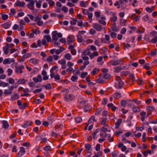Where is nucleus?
I'll return each mask as SVG.
<instances>
[{
    "label": "nucleus",
    "mask_w": 157,
    "mask_h": 157,
    "mask_svg": "<svg viewBox=\"0 0 157 157\" xmlns=\"http://www.w3.org/2000/svg\"><path fill=\"white\" fill-rule=\"evenodd\" d=\"M90 52L89 49H87L82 52V54L83 56L89 55Z\"/></svg>",
    "instance_id": "obj_42"
},
{
    "label": "nucleus",
    "mask_w": 157,
    "mask_h": 157,
    "mask_svg": "<svg viewBox=\"0 0 157 157\" xmlns=\"http://www.w3.org/2000/svg\"><path fill=\"white\" fill-rule=\"evenodd\" d=\"M154 152L153 151H152L149 150H147L146 151H144L143 152V155L145 157L147 156L148 154L151 155Z\"/></svg>",
    "instance_id": "obj_26"
},
{
    "label": "nucleus",
    "mask_w": 157,
    "mask_h": 157,
    "mask_svg": "<svg viewBox=\"0 0 157 157\" xmlns=\"http://www.w3.org/2000/svg\"><path fill=\"white\" fill-rule=\"evenodd\" d=\"M105 38L107 44H110L111 43L109 36L107 34L105 35Z\"/></svg>",
    "instance_id": "obj_39"
},
{
    "label": "nucleus",
    "mask_w": 157,
    "mask_h": 157,
    "mask_svg": "<svg viewBox=\"0 0 157 157\" xmlns=\"http://www.w3.org/2000/svg\"><path fill=\"white\" fill-rule=\"evenodd\" d=\"M17 88V86L11 85L8 87V89H6L4 90L3 92L5 96L10 95L12 94L13 89Z\"/></svg>",
    "instance_id": "obj_2"
},
{
    "label": "nucleus",
    "mask_w": 157,
    "mask_h": 157,
    "mask_svg": "<svg viewBox=\"0 0 157 157\" xmlns=\"http://www.w3.org/2000/svg\"><path fill=\"white\" fill-rule=\"evenodd\" d=\"M10 26V24L9 22H6L2 25V27L5 29H7Z\"/></svg>",
    "instance_id": "obj_25"
},
{
    "label": "nucleus",
    "mask_w": 157,
    "mask_h": 157,
    "mask_svg": "<svg viewBox=\"0 0 157 157\" xmlns=\"http://www.w3.org/2000/svg\"><path fill=\"white\" fill-rule=\"evenodd\" d=\"M77 36V38L78 41L79 43L82 42V36L78 35Z\"/></svg>",
    "instance_id": "obj_53"
},
{
    "label": "nucleus",
    "mask_w": 157,
    "mask_h": 157,
    "mask_svg": "<svg viewBox=\"0 0 157 157\" xmlns=\"http://www.w3.org/2000/svg\"><path fill=\"white\" fill-rule=\"evenodd\" d=\"M64 50V49L62 47H60L59 49H52L50 50V53L53 54L55 53L56 54H59L61 53Z\"/></svg>",
    "instance_id": "obj_6"
},
{
    "label": "nucleus",
    "mask_w": 157,
    "mask_h": 157,
    "mask_svg": "<svg viewBox=\"0 0 157 157\" xmlns=\"http://www.w3.org/2000/svg\"><path fill=\"white\" fill-rule=\"evenodd\" d=\"M117 19V17L114 13L113 14V16L110 18V21L113 22H116Z\"/></svg>",
    "instance_id": "obj_35"
},
{
    "label": "nucleus",
    "mask_w": 157,
    "mask_h": 157,
    "mask_svg": "<svg viewBox=\"0 0 157 157\" xmlns=\"http://www.w3.org/2000/svg\"><path fill=\"white\" fill-rule=\"evenodd\" d=\"M9 84L8 83L3 82L2 81H0V86L3 87H5L8 86Z\"/></svg>",
    "instance_id": "obj_31"
},
{
    "label": "nucleus",
    "mask_w": 157,
    "mask_h": 157,
    "mask_svg": "<svg viewBox=\"0 0 157 157\" xmlns=\"http://www.w3.org/2000/svg\"><path fill=\"white\" fill-rule=\"evenodd\" d=\"M25 153V148L23 147H21L20 148V150L18 152L17 156V157H21Z\"/></svg>",
    "instance_id": "obj_10"
},
{
    "label": "nucleus",
    "mask_w": 157,
    "mask_h": 157,
    "mask_svg": "<svg viewBox=\"0 0 157 157\" xmlns=\"http://www.w3.org/2000/svg\"><path fill=\"white\" fill-rule=\"evenodd\" d=\"M41 74L43 76V79L46 80L48 79V76L47 75V73L45 70L42 71Z\"/></svg>",
    "instance_id": "obj_22"
},
{
    "label": "nucleus",
    "mask_w": 157,
    "mask_h": 157,
    "mask_svg": "<svg viewBox=\"0 0 157 157\" xmlns=\"http://www.w3.org/2000/svg\"><path fill=\"white\" fill-rule=\"evenodd\" d=\"M127 20L123 19H120V25L122 26H125L127 24Z\"/></svg>",
    "instance_id": "obj_24"
},
{
    "label": "nucleus",
    "mask_w": 157,
    "mask_h": 157,
    "mask_svg": "<svg viewBox=\"0 0 157 157\" xmlns=\"http://www.w3.org/2000/svg\"><path fill=\"white\" fill-rule=\"evenodd\" d=\"M39 61V60L35 58H31L29 60L30 63L33 65H36L38 64Z\"/></svg>",
    "instance_id": "obj_15"
},
{
    "label": "nucleus",
    "mask_w": 157,
    "mask_h": 157,
    "mask_svg": "<svg viewBox=\"0 0 157 157\" xmlns=\"http://www.w3.org/2000/svg\"><path fill=\"white\" fill-rule=\"evenodd\" d=\"M58 62L59 64L61 65L62 64H63L64 63H66V61L65 59H63L59 60Z\"/></svg>",
    "instance_id": "obj_52"
},
{
    "label": "nucleus",
    "mask_w": 157,
    "mask_h": 157,
    "mask_svg": "<svg viewBox=\"0 0 157 157\" xmlns=\"http://www.w3.org/2000/svg\"><path fill=\"white\" fill-rule=\"evenodd\" d=\"M78 79V77L76 76H72L71 78V80L74 82H76Z\"/></svg>",
    "instance_id": "obj_62"
},
{
    "label": "nucleus",
    "mask_w": 157,
    "mask_h": 157,
    "mask_svg": "<svg viewBox=\"0 0 157 157\" xmlns=\"http://www.w3.org/2000/svg\"><path fill=\"white\" fill-rule=\"evenodd\" d=\"M130 73V72L128 71H124L121 72L120 73L121 76H126L128 75Z\"/></svg>",
    "instance_id": "obj_45"
},
{
    "label": "nucleus",
    "mask_w": 157,
    "mask_h": 157,
    "mask_svg": "<svg viewBox=\"0 0 157 157\" xmlns=\"http://www.w3.org/2000/svg\"><path fill=\"white\" fill-rule=\"evenodd\" d=\"M112 97L115 99H118L121 97V94L119 92H116L113 94Z\"/></svg>",
    "instance_id": "obj_21"
},
{
    "label": "nucleus",
    "mask_w": 157,
    "mask_h": 157,
    "mask_svg": "<svg viewBox=\"0 0 157 157\" xmlns=\"http://www.w3.org/2000/svg\"><path fill=\"white\" fill-rule=\"evenodd\" d=\"M10 13H9L10 15H13L16 13V11L14 9H11L10 10Z\"/></svg>",
    "instance_id": "obj_63"
},
{
    "label": "nucleus",
    "mask_w": 157,
    "mask_h": 157,
    "mask_svg": "<svg viewBox=\"0 0 157 157\" xmlns=\"http://www.w3.org/2000/svg\"><path fill=\"white\" fill-rule=\"evenodd\" d=\"M46 42V40H44V39H42V40H39L37 41V45L38 47H40L42 45H45Z\"/></svg>",
    "instance_id": "obj_17"
},
{
    "label": "nucleus",
    "mask_w": 157,
    "mask_h": 157,
    "mask_svg": "<svg viewBox=\"0 0 157 157\" xmlns=\"http://www.w3.org/2000/svg\"><path fill=\"white\" fill-rule=\"evenodd\" d=\"M111 30L112 32H117L119 31L118 29L115 26H112L111 27Z\"/></svg>",
    "instance_id": "obj_59"
},
{
    "label": "nucleus",
    "mask_w": 157,
    "mask_h": 157,
    "mask_svg": "<svg viewBox=\"0 0 157 157\" xmlns=\"http://www.w3.org/2000/svg\"><path fill=\"white\" fill-rule=\"evenodd\" d=\"M6 81L8 82V83L11 85L13 84L14 83L15 81L12 78H7L6 80Z\"/></svg>",
    "instance_id": "obj_29"
},
{
    "label": "nucleus",
    "mask_w": 157,
    "mask_h": 157,
    "mask_svg": "<svg viewBox=\"0 0 157 157\" xmlns=\"http://www.w3.org/2000/svg\"><path fill=\"white\" fill-rule=\"evenodd\" d=\"M122 121V120L121 118H119L117 120V122L115 124L116 128H118L119 127Z\"/></svg>",
    "instance_id": "obj_20"
},
{
    "label": "nucleus",
    "mask_w": 157,
    "mask_h": 157,
    "mask_svg": "<svg viewBox=\"0 0 157 157\" xmlns=\"http://www.w3.org/2000/svg\"><path fill=\"white\" fill-rule=\"evenodd\" d=\"M101 124L104 125L105 126L108 127V125L107 124H105V123L107 121V118L106 117H102L101 119Z\"/></svg>",
    "instance_id": "obj_27"
},
{
    "label": "nucleus",
    "mask_w": 157,
    "mask_h": 157,
    "mask_svg": "<svg viewBox=\"0 0 157 157\" xmlns=\"http://www.w3.org/2000/svg\"><path fill=\"white\" fill-rule=\"evenodd\" d=\"M99 132V130L97 129L94 132L92 136L93 138L94 139H96L97 138V133Z\"/></svg>",
    "instance_id": "obj_36"
},
{
    "label": "nucleus",
    "mask_w": 157,
    "mask_h": 157,
    "mask_svg": "<svg viewBox=\"0 0 157 157\" xmlns=\"http://www.w3.org/2000/svg\"><path fill=\"white\" fill-rule=\"evenodd\" d=\"M132 109L134 112H139L140 111V109L137 107H133Z\"/></svg>",
    "instance_id": "obj_49"
},
{
    "label": "nucleus",
    "mask_w": 157,
    "mask_h": 157,
    "mask_svg": "<svg viewBox=\"0 0 157 157\" xmlns=\"http://www.w3.org/2000/svg\"><path fill=\"white\" fill-rule=\"evenodd\" d=\"M88 73L87 72H83L82 73L81 77L82 78H85L87 75Z\"/></svg>",
    "instance_id": "obj_50"
},
{
    "label": "nucleus",
    "mask_w": 157,
    "mask_h": 157,
    "mask_svg": "<svg viewBox=\"0 0 157 157\" xmlns=\"http://www.w3.org/2000/svg\"><path fill=\"white\" fill-rule=\"evenodd\" d=\"M122 141L124 143H128L130 144L131 143V142L128 140H126V136H125L123 135L122 136Z\"/></svg>",
    "instance_id": "obj_37"
},
{
    "label": "nucleus",
    "mask_w": 157,
    "mask_h": 157,
    "mask_svg": "<svg viewBox=\"0 0 157 157\" xmlns=\"http://www.w3.org/2000/svg\"><path fill=\"white\" fill-rule=\"evenodd\" d=\"M114 72L115 73L120 72L121 70V68L119 67H116L114 68Z\"/></svg>",
    "instance_id": "obj_57"
},
{
    "label": "nucleus",
    "mask_w": 157,
    "mask_h": 157,
    "mask_svg": "<svg viewBox=\"0 0 157 157\" xmlns=\"http://www.w3.org/2000/svg\"><path fill=\"white\" fill-rule=\"evenodd\" d=\"M108 140L110 143L113 142V137L111 136L110 134H108Z\"/></svg>",
    "instance_id": "obj_54"
},
{
    "label": "nucleus",
    "mask_w": 157,
    "mask_h": 157,
    "mask_svg": "<svg viewBox=\"0 0 157 157\" xmlns=\"http://www.w3.org/2000/svg\"><path fill=\"white\" fill-rule=\"evenodd\" d=\"M28 81V80H25L23 78L19 79L17 80L14 86H17V87L19 84H24Z\"/></svg>",
    "instance_id": "obj_7"
},
{
    "label": "nucleus",
    "mask_w": 157,
    "mask_h": 157,
    "mask_svg": "<svg viewBox=\"0 0 157 157\" xmlns=\"http://www.w3.org/2000/svg\"><path fill=\"white\" fill-rule=\"evenodd\" d=\"M8 47L6 45L3 48V49L4 52V54L5 55L7 54L8 53Z\"/></svg>",
    "instance_id": "obj_38"
},
{
    "label": "nucleus",
    "mask_w": 157,
    "mask_h": 157,
    "mask_svg": "<svg viewBox=\"0 0 157 157\" xmlns=\"http://www.w3.org/2000/svg\"><path fill=\"white\" fill-rule=\"evenodd\" d=\"M64 57L66 59L71 60L72 59V57L71 54L69 53H67L65 54Z\"/></svg>",
    "instance_id": "obj_33"
},
{
    "label": "nucleus",
    "mask_w": 157,
    "mask_h": 157,
    "mask_svg": "<svg viewBox=\"0 0 157 157\" xmlns=\"http://www.w3.org/2000/svg\"><path fill=\"white\" fill-rule=\"evenodd\" d=\"M36 2V6L38 8H40L41 6L42 1L39 0L38 1H35Z\"/></svg>",
    "instance_id": "obj_43"
},
{
    "label": "nucleus",
    "mask_w": 157,
    "mask_h": 157,
    "mask_svg": "<svg viewBox=\"0 0 157 157\" xmlns=\"http://www.w3.org/2000/svg\"><path fill=\"white\" fill-rule=\"evenodd\" d=\"M146 11L148 13L152 12L154 10V6H151V7H147L145 8Z\"/></svg>",
    "instance_id": "obj_32"
},
{
    "label": "nucleus",
    "mask_w": 157,
    "mask_h": 157,
    "mask_svg": "<svg viewBox=\"0 0 157 157\" xmlns=\"http://www.w3.org/2000/svg\"><path fill=\"white\" fill-rule=\"evenodd\" d=\"M146 133L144 132L142 134V140L143 142H145L146 141Z\"/></svg>",
    "instance_id": "obj_55"
},
{
    "label": "nucleus",
    "mask_w": 157,
    "mask_h": 157,
    "mask_svg": "<svg viewBox=\"0 0 157 157\" xmlns=\"http://www.w3.org/2000/svg\"><path fill=\"white\" fill-rule=\"evenodd\" d=\"M149 17L147 15H145L142 17L143 21H146L149 20Z\"/></svg>",
    "instance_id": "obj_56"
},
{
    "label": "nucleus",
    "mask_w": 157,
    "mask_h": 157,
    "mask_svg": "<svg viewBox=\"0 0 157 157\" xmlns=\"http://www.w3.org/2000/svg\"><path fill=\"white\" fill-rule=\"evenodd\" d=\"M116 81L115 84L116 87L117 89H121L123 87L124 83L122 81L121 78L119 76H116Z\"/></svg>",
    "instance_id": "obj_1"
},
{
    "label": "nucleus",
    "mask_w": 157,
    "mask_h": 157,
    "mask_svg": "<svg viewBox=\"0 0 157 157\" xmlns=\"http://www.w3.org/2000/svg\"><path fill=\"white\" fill-rule=\"evenodd\" d=\"M32 124V122L31 121H27L23 124L22 127L24 128H27L28 127L30 126Z\"/></svg>",
    "instance_id": "obj_23"
},
{
    "label": "nucleus",
    "mask_w": 157,
    "mask_h": 157,
    "mask_svg": "<svg viewBox=\"0 0 157 157\" xmlns=\"http://www.w3.org/2000/svg\"><path fill=\"white\" fill-rule=\"evenodd\" d=\"M130 17L131 19H133L134 21L137 22L139 21L140 17L136 15L135 14H133L131 15Z\"/></svg>",
    "instance_id": "obj_14"
},
{
    "label": "nucleus",
    "mask_w": 157,
    "mask_h": 157,
    "mask_svg": "<svg viewBox=\"0 0 157 157\" xmlns=\"http://www.w3.org/2000/svg\"><path fill=\"white\" fill-rule=\"evenodd\" d=\"M93 27L98 31H100L102 30H104L105 27L100 24L97 23H94L92 24Z\"/></svg>",
    "instance_id": "obj_4"
},
{
    "label": "nucleus",
    "mask_w": 157,
    "mask_h": 157,
    "mask_svg": "<svg viewBox=\"0 0 157 157\" xmlns=\"http://www.w3.org/2000/svg\"><path fill=\"white\" fill-rule=\"evenodd\" d=\"M2 127L3 128H6L9 126V124L6 121H2Z\"/></svg>",
    "instance_id": "obj_30"
},
{
    "label": "nucleus",
    "mask_w": 157,
    "mask_h": 157,
    "mask_svg": "<svg viewBox=\"0 0 157 157\" xmlns=\"http://www.w3.org/2000/svg\"><path fill=\"white\" fill-rule=\"evenodd\" d=\"M42 39H44V40H46L48 42H49L51 40V37L50 35H46L44 36Z\"/></svg>",
    "instance_id": "obj_41"
},
{
    "label": "nucleus",
    "mask_w": 157,
    "mask_h": 157,
    "mask_svg": "<svg viewBox=\"0 0 157 157\" xmlns=\"http://www.w3.org/2000/svg\"><path fill=\"white\" fill-rule=\"evenodd\" d=\"M86 2L84 1H82L80 2V6L82 7H86Z\"/></svg>",
    "instance_id": "obj_47"
},
{
    "label": "nucleus",
    "mask_w": 157,
    "mask_h": 157,
    "mask_svg": "<svg viewBox=\"0 0 157 157\" xmlns=\"http://www.w3.org/2000/svg\"><path fill=\"white\" fill-rule=\"evenodd\" d=\"M26 103H24L23 104H22L20 106H19V108L21 109H23L26 108Z\"/></svg>",
    "instance_id": "obj_58"
},
{
    "label": "nucleus",
    "mask_w": 157,
    "mask_h": 157,
    "mask_svg": "<svg viewBox=\"0 0 157 157\" xmlns=\"http://www.w3.org/2000/svg\"><path fill=\"white\" fill-rule=\"evenodd\" d=\"M99 71V69L98 68H94L92 71L90 72L91 74L93 75H96Z\"/></svg>",
    "instance_id": "obj_28"
},
{
    "label": "nucleus",
    "mask_w": 157,
    "mask_h": 157,
    "mask_svg": "<svg viewBox=\"0 0 157 157\" xmlns=\"http://www.w3.org/2000/svg\"><path fill=\"white\" fill-rule=\"evenodd\" d=\"M15 61L13 59H11L10 58H7L5 59L3 62L4 64L6 65L7 64H10L11 62L13 63Z\"/></svg>",
    "instance_id": "obj_13"
},
{
    "label": "nucleus",
    "mask_w": 157,
    "mask_h": 157,
    "mask_svg": "<svg viewBox=\"0 0 157 157\" xmlns=\"http://www.w3.org/2000/svg\"><path fill=\"white\" fill-rule=\"evenodd\" d=\"M135 129L137 131H142L144 129V128L142 127H136L135 128Z\"/></svg>",
    "instance_id": "obj_64"
},
{
    "label": "nucleus",
    "mask_w": 157,
    "mask_h": 157,
    "mask_svg": "<svg viewBox=\"0 0 157 157\" xmlns=\"http://www.w3.org/2000/svg\"><path fill=\"white\" fill-rule=\"evenodd\" d=\"M19 97V94H16L12 96L11 97V100L14 101L18 99Z\"/></svg>",
    "instance_id": "obj_34"
},
{
    "label": "nucleus",
    "mask_w": 157,
    "mask_h": 157,
    "mask_svg": "<svg viewBox=\"0 0 157 157\" xmlns=\"http://www.w3.org/2000/svg\"><path fill=\"white\" fill-rule=\"evenodd\" d=\"M24 68V66L23 65L16 66L15 70V73L17 74H22L23 73L22 70Z\"/></svg>",
    "instance_id": "obj_5"
},
{
    "label": "nucleus",
    "mask_w": 157,
    "mask_h": 157,
    "mask_svg": "<svg viewBox=\"0 0 157 157\" xmlns=\"http://www.w3.org/2000/svg\"><path fill=\"white\" fill-rule=\"evenodd\" d=\"M144 29L143 28H139L136 31L137 33L140 34L144 33Z\"/></svg>",
    "instance_id": "obj_51"
},
{
    "label": "nucleus",
    "mask_w": 157,
    "mask_h": 157,
    "mask_svg": "<svg viewBox=\"0 0 157 157\" xmlns=\"http://www.w3.org/2000/svg\"><path fill=\"white\" fill-rule=\"evenodd\" d=\"M34 4L35 2L34 1H32L27 5V7L30 10H33L34 8Z\"/></svg>",
    "instance_id": "obj_11"
},
{
    "label": "nucleus",
    "mask_w": 157,
    "mask_h": 157,
    "mask_svg": "<svg viewBox=\"0 0 157 157\" xmlns=\"http://www.w3.org/2000/svg\"><path fill=\"white\" fill-rule=\"evenodd\" d=\"M46 61L51 64L53 65L54 64L52 56H48L46 59Z\"/></svg>",
    "instance_id": "obj_16"
},
{
    "label": "nucleus",
    "mask_w": 157,
    "mask_h": 157,
    "mask_svg": "<svg viewBox=\"0 0 157 157\" xmlns=\"http://www.w3.org/2000/svg\"><path fill=\"white\" fill-rule=\"evenodd\" d=\"M51 147V146L49 145H48L46 146L43 148V150L45 151H50Z\"/></svg>",
    "instance_id": "obj_60"
},
{
    "label": "nucleus",
    "mask_w": 157,
    "mask_h": 157,
    "mask_svg": "<svg viewBox=\"0 0 157 157\" xmlns=\"http://www.w3.org/2000/svg\"><path fill=\"white\" fill-rule=\"evenodd\" d=\"M110 63L113 66L117 65L119 64V62L117 61H110Z\"/></svg>",
    "instance_id": "obj_61"
},
{
    "label": "nucleus",
    "mask_w": 157,
    "mask_h": 157,
    "mask_svg": "<svg viewBox=\"0 0 157 157\" xmlns=\"http://www.w3.org/2000/svg\"><path fill=\"white\" fill-rule=\"evenodd\" d=\"M33 79L35 82H40L42 81V77L40 75H38L37 77H33Z\"/></svg>",
    "instance_id": "obj_12"
},
{
    "label": "nucleus",
    "mask_w": 157,
    "mask_h": 157,
    "mask_svg": "<svg viewBox=\"0 0 157 157\" xmlns=\"http://www.w3.org/2000/svg\"><path fill=\"white\" fill-rule=\"evenodd\" d=\"M109 32L110 33V36L112 38H114L116 37L117 36V33L112 32L111 30H109Z\"/></svg>",
    "instance_id": "obj_44"
},
{
    "label": "nucleus",
    "mask_w": 157,
    "mask_h": 157,
    "mask_svg": "<svg viewBox=\"0 0 157 157\" xmlns=\"http://www.w3.org/2000/svg\"><path fill=\"white\" fill-rule=\"evenodd\" d=\"M85 147L88 151H90L91 148V145L89 144H86L85 145Z\"/></svg>",
    "instance_id": "obj_46"
},
{
    "label": "nucleus",
    "mask_w": 157,
    "mask_h": 157,
    "mask_svg": "<svg viewBox=\"0 0 157 157\" xmlns=\"http://www.w3.org/2000/svg\"><path fill=\"white\" fill-rule=\"evenodd\" d=\"M87 15L89 19V22L90 23H91L92 20L93 14L92 13H89Z\"/></svg>",
    "instance_id": "obj_40"
},
{
    "label": "nucleus",
    "mask_w": 157,
    "mask_h": 157,
    "mask_svg": "<svg viewBox=\"0 0 157 157\" xmlns=\"http://www.w3.org/2000/svg\"><path fill=\"white\" fill-rule=\"evenodd\" d=\"M52 37L53 40L56 41L59 38H60L62 37V35L61 33H58L57 31H55L52 33Z\"/></svg>",
    "instance_id": "obj_3"
},
{
    "label": "nucleus",
    "mask_w": 157,
    "mask_h": 157,
    "mask_svg": "<svg viewBox=\"0 0 157 157\" xmlns=\"http://www.w3.org/2000/svg\"><path fill=\"white\" fill-rule=\"evenodd\" d=\"M95 120V117L92 116L89 119L88 122L89 124H91L94 122Z\"/></svg>",
    "instance_id": "obj_48"
},
{
    "label": "nucleus",
    "mask_w": 157,
    "mask_h": 157,
    "mask_svg": "<svg viewBox=\"0 0 157 157\" xmlns=\"http://www.w3.org/2000/svg\"><path fill=\"white\" fill-rule=\"evenodd\" d=\"M64 100L67 101H71L74 98V96L72 94H67L64 97Z\"/></svg>",
    "instance_id": "obj_8"
},
{
    "label": "nucleus",
    "mask_w": 157,
    "mask_h": 157,
    "mask_svg": "<svg viewBox=\"0 0 157 157\" xmlns=\"http://www.w3.org/2000/svg\"><path fill=\"white\" fill-rule=\"evenodd\" d=\"M110 76L109 74L106 73H104L100 75V77L106 79H109L110 77Z\"/></svg>",
    "instance_id": "obj_18"
},
{
    "label": "nucleus",
    "mask_w": 157,
    "mask_h": 157,
    "mask_svg": "<svg viewBox=\"0 0 157 157\" xmlns=\"http://www.w3.org/2000/svg\"><path fill=\"white\" fill-rule=\"evenodd\" d=\"M67 40L68 43H71L74 41L75 38L74 36L70 35L67 38Z\"/></svg>",
    "instance_id": "obj_19"
},
{
    "label": "nucleus",
    "mask_w": 157,
    "mask_h": 157,
    "mask_svg": "<svg viewBox=\"0 0 157 157\" xmlns=\"http://www.w3.org/2000/svg\"><path fill=\"white\" fill-rule=\"evenodd\" d=\"M25 5V3L24 2H21L17 0L14 5V6H18L19 7H23Z\"/></svg>",
    "instance_id": "obj_9"
}]
</instances>
